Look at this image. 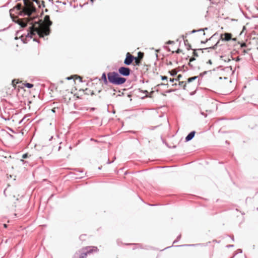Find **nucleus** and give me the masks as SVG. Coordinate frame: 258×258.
<instances>
[{
  "mask_svg": "<svg viewBox=\"0 0 258 258\" xmlns=\"http://www.w3.org/2000/svg\"><path fill=\"white\" fill-rule=\"evenodd\" d=\"M44 20L45 22V25H41L36 23L35 26H32L29 28L28 32L25 38H23L22 36H21V40L24 43L27 42V38L31 39L36 34H37L40 37H44V36L49 35L51 31L50 27L52 24V22L50 20L49 15H45L44 18Z\"/></svg>",
  "mask_w": 258,
  "mask_h": 258,
  "instance_id": "1",
  "label": "nucleus"
},
{
  "mask_svg": "<svg viewBox=\"0 0 258 258\" xmlns=\"http://www.w3.org/2000/svg\"><path fill=\"white\" fill-rule=\"evenodd\" d=\"M25 7H23L21 3H18L13 8L10 10L9 12L11 17H12V12L15 9L18 11L19 15L21 16H28L31 17V15L36 12L37 9L34 5L33 2H29L28 0H23Z\"/></svg>",
  "mask_w": 258,
  "mask_h": 258,
  "instance_id": "2",
  "label": "nucleus"
},
{
  "mask_svg": "<svg viewBox=\"0 0 258 258\" xmlns=\"http://www.w3.org/2000/svg\"><path fill=\"white\" fill-rule=\"evenodd\" d=\"M108 81L110 83L115 85H121L126 81V79L121 76L117 72H108L107 74Z\"/></svg>",
  "mask_w": 258,
  "mask_h": 258,
  "instance_id": "3",
  "label": "nucleus"
},
{
  "mask_svg": "<svg viewBox=\"0 0 258 258\" xmlns=\"http://www.w3.org/2000/svg\"><path fill=\"white\" fill-rule=\"evenodd\" d=\"M131 72L129 68L122 66L119 68L117 73L122 77H128L130 75Z\"/></svg>",
  "mask_w": 258,
  "mask_h": 258,
  "instance_id": "4",
  "label": "nucleus"
},
{
  "mask_svg": "<svg viewBox=\"0 0 258 258\" xmlns=\"http://www.w3.org/2000/svg\"><path fill=\"white\" fill-rule=\"evenodd\" d=\"M134 60H138V57L131 55L129 52L126 54L125 58L124 60V63L126 66L131 65Z\"/></svg>",
  "mask_w": 258,
  "mask_h": 258,
  "instance_id": "5",
  "label": "nucleus"
},
{
  "mask_svg": "<svg viewBox=\"0 0 258 258\" xmlns=\"http://www.w3.org/2000/svg\"><path fill=\"white\" fill-rule=\"evenodd\" d=\"M220 37L222 40L228 41L231 39L232 34L229 33H225L224 34H221Z\"/></svg>",
  "mask_w": 258,
  "mask_h": 258,
  "instance_id": "6",
  "label": "nucleus"
},
{
  "mask_svg": "<svg viewBox=\"0 0 258 258\" xmlns=\"http://www.w3.org/2000/svg\"><path fill=\"white\" fill-rule=\"evenodd\" d=\"M196 132L195 131L190 132L185 137V141L186 142L191 141L195 137Z\"/></svg>",
  "mask_w": 258,
  "mask_h": 258,
  "instance_id": "7",
  "label": "nucleus"
},
{
  "mask_svg": "<svg viewBox=\"0 0 258 258\" xmlns=\"http://www.w3.org/2000/svg\"><path fill=\"white\" fill-rule=\"evenodd\" d=\"M85 250L87 252L88 254L91 253L93 251H97L98 249L96 246H89L86 247L85 249Z\"/></svg>",
  "mask_w": 258,
  "mask_h": 258,
  "instance_id": "8",
  "label": "nucleus"
},
{
  "mask_svg": "<svg viewBox=\"0 0 258 258\" xmlns=\"http://www.w3.org/2000/svg\"><path fill=\"white\" fill-rule=\"evenodd\" d=\"M219 42H220V40H219L216 42V43L214 45H213L212 46L209 47H207V48H199L198 50H201L202 53L204 52V50H207V49H208L215 50V49H216V48L217 47V46L219 44Z\"/></svg>",
  "mask_w": 258,
  "mask_h": 258,
  "instance_id": "9",
  "label": "nucleus"
},
{
  "mask_svg": "<svg viewBox=\"0 0 258 258\" xmlns=\"http://www.w3.org/2000/svg\"><path fill=\"white\" fill-rule=\"evenodd\" d=\"M101 80L103 81V83L105 85H108L109 82L108 81V76L105 73H103L101 76Z\"/></svg>",
  "mask_w": 258,
  "mask_h": 258,
  "instance_id": "10",
  "label": "nucleus"
},
{
  "mask_svg": "<svg viewBox=\"0 0 258 258\" xmlns=\"http://www.w3.org/2000/svg\"><path fill=\"white\" fill-rule=\"evenodd\" d=\"M29 17V19H27V21H25V22H21L20 23H18V24L21 26V27H23V28H25L27 26V23L30 22V21L32 20V19H33V18L31 16V17Z\"/></svg>",
  "mask_w": 258,
  "mask_h": 258,
  "instance_id": "11",
  "label": "nucleus"
},
{
  "mask_svg": "<svg viewBox=\"0 0 258 258\" xmlns=\"http://www.w3.org/2000/svg\"><path fill=\"white\" fill-rule=\"evenodd\" d=\"M217 35V33H215L214 35H213L210 38L206 39L205 41H201V43L203 44H205L206 42H207L209 40H210L214 38V37Z\"/></svg>",
  "mask_w": 258,
  "mask_h": 258,
  "instance_id": "12",
  "label": "nucleus"
},
{
  "mask_svg": "<svg viewBox=\"0 0 258 258\" xmlns=\"http://www.w3.org/2000/svg\"><path fill=\"white\" fill-rule=\"evenodd\" d=\"M198 77H199V76H194L192 77L188 78L187 79V82L188 83H190V82H192L193 81L196 80Z\"/></svg>",
  "mask_w": 258,
  "mask_h": 258,
  "instance_id": "13",
  "label": "nucleus"
},
{
  "mask_svg": "<svg viewBox=\"0 0 258 258\" xmlns=\"http://www.w3.org/2000/svg\"><path fill=\"white\" fill-rule=\"evenodd\" d=\"M24 86L28 88H32L34 86V85L31 83H26L24 84Z\"/></svg>",
  "mask_w": 258,
  "mask_h": 258,
  "instance_id": "14",
  "label": "nucleus"
},
{
  "mask_svg": "<svg viewBox=\"0 0 258 258\" xmlns=\"http://www.w3.org/2000/svg\"><path fill=\"white\" fill-rule=\"evenodd\" d=\"M87 254L88 253L86 251H83L82 253H81L79 258H86Z\"/></svg>",
  "mask_w": 258,
  "mask_h": 258,
  "instance_id": "15",
  "label": "nucleus"
},
{
  "mask_svg": "<svg viewBox=\"0 0 258 258\" xmlns=\"http://www.w3.org/2000/svg\"><path fill=\"white\" fill-rule=\"evenodd\" d=\"M169 72H170V75L172 76H175L177 73V71L175 69L172 70Z\"/></svg>",
  "mask_w": 258,
  "mask_h": 258,
  "instance_id": "16",
  "label": "nucleus"
},
{
  "mask_svg": "<svg viewBox=\"0 0 258 258\" xmlns=\"http://www.w3.org/2000/svg\"><path fill=\"white\" fill-rule=\"evenodd\" d=\"M198 49H194V51H193L192 53H193V56H195V57L199 56V54H198V53L197 51H201V50H199Z\"/></svg>",
  "mask_w": 258,
  "mask_h": 258,
  "instance_id": "17",
  "label": "nucleus"
},
{
  "mask_svg": "<svg viewBox=\"0 0 258 258\" xmlns=\"http://www.w3.org/2000/svg\"><path fill=\"white\" fill-rule=\"evenodd\" d=\"M179 85L180 86H182V88L183 89H185L186 85V83L184 82H183V81L179 82Z\"/></svg>",
  "mask_w": 258,
  "mask_h": 258,
  "instance_id": "18",
  "label": "nucleus"
},
{
  "mask_svg": "<svg viewBox=\"0 0 258 258\" xmlns=\"http://www.w3.org/2000/svg\"><path fill=\"white\" fill-rule=\"evenodd\" d=\"M208 29V28H205L204 29H199L198 30H193L191 31V33H195L197 32H198V31H204L205 30H207Z\"/></svg>",
  "mask_w": 258,
  "mask_h": 258,
  "instance_id": "19",
  "label": "nucleus"
},
{
  "mask_svg": "<svg viewBox=\"0 0 258 258\" xmlns=\"http://www.w3.org/2000/svg\"><path fill=\"white\" fill-rule=\"evenodd\" d=\"M209 72H211V71H204V72L200 73L199 76L201 77H203L204 75H206Z\"/></svg>",
  "mask_w": 258,
  "mask_h": 258,
  "instance_id": "20",
  "label": "nucleus"
},
{
  "mask_svg": "<svg viewBox=\"0 0 258 258\" xmlns=\"http://www.w3.org/2000/svg\"><path fill=\"white\" fill-rule=\"evenodd\" d=\"M181 234L179 235L177 237L176 239L173 241V244L175 243H176L177 242H178V241L180 240V238H181Z\"/></svg>",
  "mask_w": 258,
  "mask_h": 258,
  "instance_id": "21",
  "label": "nucleus"
},
{
  "mask_svg": "<svg viewBox=\"0 0 258 258\" xmlns=\"http://www.w3.org/2000/svg\"><path fill=\"white\" fill-rule=\"evenodd\" d=\"M197 244H183V245H177L176 246L178 247V246H195Z\"/></svg>",
  "mask_w": 258,
  "mask_h": 258,
  "instance_id": "22",
  "label": "nucleus"
},
{
  "mask_svg": "<svg viewBox=\"0 0 258 258\" xmlns=\"http://www.w3.org/2000/svg\"><path fill=\"white\" fill-rule=\"evenodd\" d=\"M188 65L190 67V69L192 70H195V68L194 67V66L191 63V62H189L188 63Z\"/></svg>",
  "mask_w": 258,
  "mask_h": 258,
  "instance_id": "23",
  "label": "nucleus"
},
{
  "mask_svg": "<svg viewBox=\"0 0 258 258\" xmlns=\"http://www.w3.org/2000/svg\"><path fill=\"white\" fill-rule=\"evenodd\" d=\"M27 117V116H24L20 121L19 122V124H21L25 119V118Z\"/></svg>",
  "mask_w": 258,
  "mask_h": 258,
  "instance_id": "24",
  "label": "nucleus"
},
{
  "mask_svg": "<svg viewBox=\"0 0 258 258\" xmlns=\"http://www.w3.org/2000/svg\"><path fill=\"white\" fill-rule=\"evenodd\" d=\"M28 157V153H25V154H24L22 156V158L23 159H26V158H27Z\"/></svg>",
  "mask_w": 258,
  "mask_h": 258,
  "instance_id": "25",
  "label": "nucleus"
},
{
  "mask_svg": "<svg viewBox=\"0 0 258 258\" xmlns=\"http://www.w3.org/2000/svg\"><path fill=\"white\" fill-rule=\"evenodd\" d=\"M196 60V57L195 56H192V57H191L190 58H189V62H191L194 60Z\"/></svg>",
  "mask_w": 258,
  "mask_h": 258,
  "instance_id": "26",
  "label": "nucleus"
},
{
  "mask_svg": "<svg viewBox=\"0 0 258 258\" xmlns=\"http://www.w3.org/2000/svg\"><path fill=\"white\" fill-rule=\"evenodd\" d=\"M168 79L167 77L166 76H161L162 80H167Z\"/></svg>",
  "mask_w": 258,
  "mask_h": 258,
  "instance_id": "27",
  "label": "nucleus"
},
{
  "mask_svg": "<svg viewBox=\"0 0 258 258\" xmlns=\"http://www.w3.org/2000/svg\"><path fill=\"white\" fill-rule=\"evenodd\" d=\"M166 43L168 44H174V42L173 41L169 40L166 42Z\"/></svg>",
  "mask_w": 258,
  "mask_h": 258,
  "instance_id": "28",
  "label": "nucleus"
},
{
  "mask_svg": "<svg viewBox=\"0 0 258 258\" xmlns=\"http://www.w3.org/2000/svg\"><path fill=\"white\" fill-rule=\"evenodd\" d=\"M186 46H187L186 48L187 50L191 49V45L187 43Z\"/></svg>",
  "mask_w": 258,
  "mask_h": 258,
  "instance_id": "29",
  "label": "nucleus"
},
{
  "mask_svg": "<svg viewBox=\"0 0 258 258\" xmlns=\"http://www.w3.org/2000/svg\"><path fill=\"white\" fill-rule=\"evenodd\" d=\"M10 186V184H8V185H7V188L4 190V195L5 196V197H7V195H6V190L7 189L8 187H9Z\"/></svg>",
  "mask_w": 258,
  "mask_h": 258,
  "instance_id": "30",
  "label": "nucleus"
},
{
  "mask_svg": "<svg viewBox=\"0 0 258 258\" xmlns=\"http://www.w3.org/2000/svg\"><path fill=\"white\" fill-rule=\"evenodd\" d=\"M135 62H136V65L139 66L141 62V61L139 60V59L138 58V60H135Z\"/></svg>",
  "mask_w": 258,
  "mask_h": 258,
  "instance_id": "31",
  "label": "nucleus"
},
{
  "mask_svg": "<svg viewBox=\"0 0 258 258\" xmlns=\"http://www.w3.org/2000/svg\"><path fill=\"white\" fill-rule=\"evenodd\" d=\"M85 236V235H80L79 238L80 240H84V238Z\"/></svg>",
  "mask_w": 258,
  "mask_h": 258,
  "instance_id": "32",
  "label": "nucleus"
},
{
  "mask_svg": "<svg viewBox=\"0 0 258 258\" xmlns=\"http://www.w3.org/2000/svg\"><path fill=\"white\" fill-rule=\"evenodd\" d=\"M201 114L204 115L205 117L207 116V115L203 111H201Z\"/></svg>",
  "mask_w": 258,
  "mask_h": 258,
  "instance_id": "33",
  "label": "nucleus"
},
{
  "mask_svg": "<svg viewBox=\"0 0 258 258\" xmlns=\"http://www.w3.org/2000/svg\"><path fill=\"white\" fill-rule=\"evenodd\" d=\"M181 52V49H179V48H178V49L175 51V52H176V53H180Z\"/></svg>",
  "mask_w": 258,
  "mask_h": 258,
  "instance_id": "34",
  "label": "nucleus"
},
{
  "mask_svg": "<svg viewBox=\"0 0 258 258\" xmlns=\"http://www.w3.org/2000/svg\"><path fill=\"white\" fill-rule=\"evenodd\" d=\"M184 43L185 45H186L188 43V40H184Z\"/></svg>",
  "mask_w": 258,
  "mask_h": 258,
  "instance_id": "35",
  "label": "nucleus"
},
{
  "mask_svg": "<svg viewBox=\"0 0 258 258\" xmlns=\"http://www.w3.org/2000/svg\"><path fill=\"white\" fill-rule=\"evenodd\" d=\"M207 63L210 64H211L212 63V60H211V59H209V60L207 61Z\"/></svg>",
  "mask_w": 258,
  "mask_h": 258,
  "instance_id": "36",
  "label": "nucleus"
},
{
  "mask_svg": "<svg viewBox=\"0 0 258 258\" xmlns=\"http://www.w3.org/2000/svg\"><path fill=\"white\" fill-rule=\"evenodd\" d=\"M233 246H234V245H233V244L227 245L226 246V247H233Z\"/></svg>",
  "mask_w": 258,
  "mask_h": 258,
  "instance_id": "37",
  "label": "nucleus"
},
{
  "mask_svg": "<svg viewBox=\"0 0 258 258\" xmlns=\"http://www.w3.org/2000/svg\"><path fill=\"white\" fill-rule=\"evenodd\" d=\"M113 162V161H110V160L109 159H108V161H107V163L109 164H111V163H112Z\"/></svg>",
  "mask_w": 258,
  "mask_h": 258,
  "instance_id": "38",
  "label": "nucleus"
},
{
  "mask_svg": "<svg viewBox=\"0 0 258 258\" xmlns=\"http://www.w3.org/2000/svg\"><path fill=\"white\" fill-rule=\"evenodd\" d=\"M175 80V79H171V78H170V80H169V81H170V82H174V81Z\"/></svg>",
  "mask_w": 258,
  "mask_h": 258,
  "instance_id": "39",
  "label": "nucleus"
},
{
  "mask_svg": "<svg viewBox=\"0 0 258 258\" xmlns=\"http://www.w3.org/2000/svg\"><path fill=\"white\" fill-rule=\"evenodd\" d=\"M3 226L5 228H7L8 227V225L6 224H4Z\"/></svg>",
  "mask_w": 258,
  "mask_h": 258,
  "instance_id": "40",
  "label": "nucleus"
},
{
  "mask_svg": "<svg viewBox=\"0 0 258 258\" xmlns=\"http://www.w3.org/2000/svg\"><path fill=\"white\" fill-rule=\"evenodd\" d=\"M237 251H238V252L239 253H242V249H238L237 250Z\"/></svg>",
  "mask_w": 258,
  "mask_h": 258,
  "instance_id": "41",
  "label": "nucleus"
},
{
  "mask_svg": "<svg viewBox=\"0 0 258 258\" xmlns=\"http://www.w3.org/2000/svg\"><path fill=\"white\" fill-rule=\"evenodd\" d=\"M181 77V75H180L178 76V79H175L176 81H177V80H179V78H180Z\"/></svg>",
  "mask_w": 258,
  "mask_h": 258,
  "instance_id": "42",
  "label": "nucleus"
},
{
  "mask_svg": "<svg viewBox=\"0 0 258 258\" xmlns=\"http://www.w3.org/2000/svg\"><path fill=\"white\" fill-rule=\"evenodd\" d=\"M143 92H144V93H145V94H146V95L148 94V91H147V90H145V91H143Z\"/></svg>",
  "mask_w": 258,
  "mask_h": 258,
  "instance_id": "43",
  "label": "nucleus"
},
{
  "mask_svg": "<svg viewBox=\"0 0 258 258\" xmlns=\"http://www.w3.org/2000/svg\"><path fill=\"white\" fill-rule=\"evenodd\" d=\"M66 79H67L68 80H71L72 79V77H68L66 78Z\"/></svg>",
  "mask_w": 258,
  "mask_h": 258,
  "instance_id": "44",
  "label": "nucleus"
},
{
  "mask_svg": "<svg viewBox=\"0 0 258 258\" xmlns=\"http://www.w3.org/2000/svg\"><path fill=\"white\" fill-rule=\"evenodd\" d=\"M33 2H35V3H36L37 4H38L39 3V1L38 0H33Z\"/></svg>",
  "mask_w": 258,
  "mask_h": 258,
  "instance_id": "45",
  "label": "nucleus"
},
{
  "mask_svg": "<svg viewBox=\"0 0 258 258\" xmlns=\"http://www.w3.org/2000/svg\"><path fill=\"white\" fill-rule=\"evenodd\" d=\"M90 94H91V95L92 96V95H93L94 94V93L93 91H91Z\"/></svg>",
  "mask_w": 258,
  "mask_h": 258,
  "instance_id": "46",
  "label": "nucleus"
},
{
  "mask_svg": "<svg viewBox=\"0 0 258 258\" xmlns=\"http://www.w3.org/2000/svg\"><path fill=\"white\" fill-rule=\"evenodd\" d=\"M168 65H172V63L171 61H169V63H168Z\"/></svg>",
  "mask_w": 258,
  "mask_h": 258,
  "instance_id": "47",
  "label": "nucleus"
},
{
  "mask_svg": "<svg viewBox=\"0 0 258 258\" xmlns=\"http://www.w3.org/2000/svg\"><path fill=\"white\" fill-rule=\"evenodd\" d=\"M182 38H183V39L184 40V38L186 37V36H184V35H182Z\"/></svg>",
  "mask_w": 258,
  "mask_h": 258,
  "instance_id": "48",
  "label": "nucleus"
},
{
  "mask_svg": "<svg viewBox=\"0 0 258 258\" xmlns=\"http://www.w3.org/2000/svg\"><path fill=\"white\" fill-rule=\"evenodd\" d=\"M214 106H215V108H216V109H217V104H214Z\"/></svg>",
  "mask_w": 258,
  "mask_h": 258,
  "instance_id": "49",
  "label": "nucleus"
},
{
  "mask_svg": "<svg viewBox=\"0 0 258 258\" xmlns=\"http://www.w3.org/2000/svg\"><path fill=\"white\" fill-rule=\"evenodd\" d=\"M206 111H207V112H208V111H209V112H212V110H206Z\"/></svg>",
  "mask_w": 258,
  "mask_h": 258,
  "instance_id": "50",
  "label": "nucleus"
},
{
  "mask_svg": "<svg viewBox=\"0 0 258 258\" xmlns=\"http://www.w3.org/2000/svg\"><path fill=\"white\" fill-rule=\"evenodd\" d=\"M15 81H16V80H13L12 81V83H13V84H14V82H15Z\"/></svg>",
  "mask_w": 258,
  "mask_h": 258,
  "instance_id": "51",
  "label": "nucleus"
},
{
  "mask_svg": "<svg viewBox=\"0 0 258 258\" xmlns=\"http://www.w3.org/2000/svg\"><path fill=\"white\" fill-rule=\"evenodd\" d=\"M52 138H53V137H52V136H51V137H50V138L49 139V141L51 140Z\"/></svg>",
  "mask_w": 258,
  "mask_h": 258,
  "instance_id": "52",
  "label": "nucleus"
},
{
  "mask_svg": "<svg viewBox=\"0 0 258 258\" xmlns=\"http://www.w3.org/2000/svg\"><path fill=\"white\" fill-rule=\"evenodd\" d=\"M61 149V147L60 146H59L58 147V150L59 151Z\"/></svg>",
  "mask_w": 258,
  "mask_h": 258,
  "instance_id": "53",
  "label": "nucleus"
},
{
  "mask_svg": "<svg viewBox=\"0 0 258 258\" xmlns=\"http://www.w3.org/2000/svg\"><path fill=\"white\" fill-rule=\"evenodd\" d=\"M33 41L38 42V41H37V39H36V38H34V39H33Z\"/></svg>",
  "mask_w": 258,
  "mask_h": 258,
  "instance_id": "54",
  "label": "nucleus"
},
{
  "mask_svg": "<svg viewBox=\"0 0 258 258\" xmlns=\"http://www.w3.org/2000/svg\"><path fill=\"white\" fill-rule=\"evenodd\" d=\"M222 60H223L224 61H227L225 58L222 59Z\"/></svg>",
  "mask_w": 258,
  "mask_h": 258,
  "instance_id": "55",
  "label": "nucleus"
},
{
  "mask_svg": "<svg viewBox=\"0 0 258 258\" xmlns=\"http://www.w3.org/2000/svg\"><path fill=\"white\" fill-rule=\"evenodd\" d=\"M94 0H90L91 2L92 3H93L94 2Z\"/></svg>",
  "mask_w": 258,
  "mask_h": 258,
  "instance_id": "56",
  "label": "nucleus"
},
{
  "mask_svg": "<svg viewBox=\"0 0 258 258\" xmlns=\"http://www.w3.org/2000/svg\"><path fill=\"white\" fill-rule=\"evenodd\" d=\"M232 240L233 241L234 240L233 236L232 237Z\"/></svg>",
  "mask_w": 258,
  "mask_h": 258,
  "instance_id": "57",
  "label": "nucleus"
},
{
  "mask_svg": "<svg viewBox=\"0 0 258 258\" xmlns=\"http://www.w3.org/2000/svg\"><path fill=\"white\" fill-rule=\"evenodd\" d=\"M168 51H170V49L169 47H168Z\"/></svg>",
  "mask_w": 258,
  "mask_h": 258,
  "instance_id": "58",
  "label": "nucleus"
},
{
  "mask_svg": "<svg viewBox=\"0 0 258 258\" xmlns=\"http://www.w3.org/2000/svg\"><path fill=\"white\" fill-rule=\"evenodd\" d=\"M101 168H102V167H101H101H98V169H101Z\"/></svg>",
  "mask_w": 258,
  "mask_h": 258,
  "instance_id": "59",
  "label": "nucleus"
},
{
  "mask_svg": "<svg viewBox=\"0 0 258 258\" xmlns=\"http://www.w3.org/2000/svg\"><path fill=\"white\" fill-rule=\"evenodd\" d=\"M170 247H171V246H168V247H167L166 248H165V249L170 248Z\"/></svg>",
  "mask_w": 258,
  "mask_h": 258,
  "instance_id": "60",
  "label": "nucleus"
},
{
  "mask_svg": "<svg viewBox=\"0 0 258 258\" xmlns=\"http://www.w3.org/2000/svg\"><path fill=\"white\" fill-rule=\"evenodd\" d=\"M176 85H177L176 84H173L172 85H173V86H176Z\"/></svg>",
  "mask_w": 258,
  "mask_h": 258,
  "instance_id": "61",
  "label": "nucleus"
},
{
  "mask_svg": "<svg viewBox=\"0 0 258 258\" xmlns=\"http://www.w3.org/2000/svg\"><path fill=\"white\" fill-rule=\"evenodd\" d=\"M112 112H113V113H115V110H113Z\"/></svg>",
  "mask_w": 258,
  "mask_h": 258,
  "instance_id": "62",
  "label": "nucleus"
},
{
  "mask_svg": "<svg viewBox=\"0 0 258 258\" xmlns=\"http://www.w3.org/2000/svg\"><path fill=\"white\" fill-rule=\"evenodd\" d=\"M10 136H11V137H12V138H13V137H13V135H10Z\"/></svg>",
  "mask_w": 258,
  "mask_h": 258,
  "instance_id": "63",
  "label": "nucleus"
},
{
  "mask_svg": "<svg viewBox=\"0 0 258 258\" xmlns=\"http://www.w3.org/2000/svg\"><path fill=\"white\" fill-rule=\"evenodd\" d=\"M69 148H70V149H72V147H71V146H70V147H69Z\"/></svg>",
  "mask_w": 258,
  "mask_h": 258,
  "instance_id": "64",
  "label": "nucleus"
}]
</instances>
